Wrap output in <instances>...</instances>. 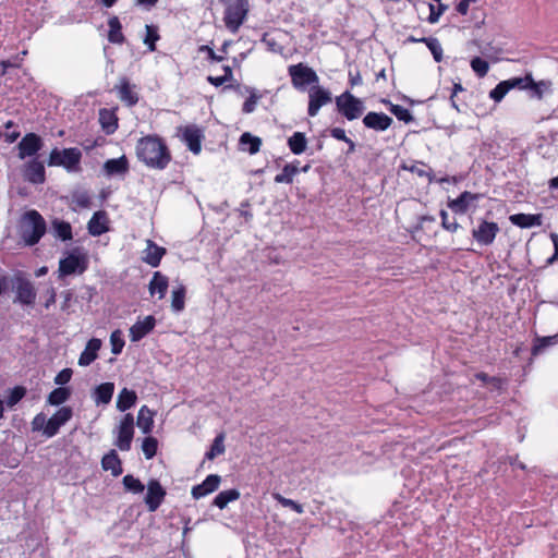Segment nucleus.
I'll list each match as a JSON object with an SVG mask.
<instances>
[{"label":"nucleus","instance_id":"dca6fc26","mask_svg":"<svg viewBox=\"0 0 558 558\" xmlns=\"http://www.w3.org/2000/svg\"><path fill=\"white\" fill-rule=\"evenodd\" d=\"M25 179L34 184H41L46 180L44 163L37 159L28 161L24 167Z\"/></svg>","mask_w":558,"mask_h":558},{"label":"nucleus","instance_id":"393cba45","mask_svg":"<svg viewBox=\"0 0 558 558\" xmlns=\"http://www.w3.org/2000/svg\"><path fill=\"white\" fill-rule=\"evenodd\" d=\"M107 231L108 218L106 213L96 211L88 222V232L94 236H99Z\"/></svg>","mask_w":558,"mask_h":558},{"label":"nucleus","instance_id":"864d4df0","mask_svg":"<svg viewBox=\"0 0 558 558\" xmlns=\"http://www.w3.org/2000/svg\"><path fill=\"white\" fill-rule=\"evenodd\" d=\"M72 203L80 208H87L90 205V196L86 191H75L72 194Z\"/></svg>","mask_w":558,"mask_h":558},{"label":"nucleus","instance_id":"c9c22d12","mask_svg":"<svg viewBox=\"0 0 558 558\" xmlns=\"http://www.w3.org/2000/svg\"><path fill=\"white\" fill-rule=\"evenodd\" d=\"M109 25V34L108 39L112 44H122L124 41V36L122 34V26L117 16H113L108 22Z\"/></svg>","mask_w":558,"mask_h":558},{"label":"nucleus","instance_id":"7c9ffc66","mask_svg":"<svg viewBox=\"0 0 558 558\" xmlns=\"http://www.w3.org/2000/svg\"><path fill=\"white\" fill-rule=\"evenodd\" d=\"M299 163L298 160L287 163L282 171L275 177L274 181L276 183L291 184L294 177L300 172Z\"/></svg>","mask_w":558,"mask_h":558},{"label":"nucleus","instance_id":"b1692460","mask_svg":"<svg viewBox=\"0 0 558 558\" xmlns=\"http://www.w3.org/2000/svg\"><path fill=\"white\" fill-rule=\"evenodd\" d=\"M168 286V277L159 271H156L149 281L148 290L150 295L154 296L155 294H158V299H162L167 293Z\"/></svg>","mask_w":558,"mask_h":558},{"label":"nucleus","instance_id":"37998d69","mask_svg":"<svg viewBox=\"0 0 558 558\" xmlns=\"http://www.w3.org/2000/svg\"><path fill=\"white\" fill-rule=\"evenodd\" d=\"M246 93L248 94L246 98V113L255 110L257 102L268 94L267 90H259L256 88L246 87Z\"/></svg>","mask_w":558,"mask_h":558},{"label":"nucleus","instance_id":"a211bd4d","mask_svg":"<svg viewBox=\"0 0 558 558\" xmlns=\"http://www.w3.org/2000/svg\"><path fill=\"white\" fill-rule=\"evenodd\" d=\"M147 246L143 251L142 259L144 263L151 267H157L160 264L162 256L166 254V248L158 246L151 240H147Z\"/></svg>","mask_w":558,"mask_h":558},{"label":"nucleus","instance_id":"4d7b16f0","mask_svg":"<svg viewBox=\"0 0 558 558\" xmlns=\"http://www.w3.org/2000/svg\"><path fill=\"white\" fill-rule=\"evenodd\" d=\"M26 390L23 387H15L10 391V395L7 399V405L9 408H13L17 402H20L25 396Z\"/></svg>","mask_w":558,"mask_h":558},{"label":"nucleus","instance_id":"6ab92c4d","mask_svg":"<svg viewBox=\"0 0 558 558\" xmlns=\"http://www.w3.org/2000/svg\"><path fill=\"white\" fill-rule=\"evenodd\" d=\"M478 194H473L469 191H464L454 199L448 202V207L456 214H465L472 202L478 199Z\"/></svg>","mask_w":558,"mask_h":558},{"label":"nucleus","instance_id":"052dcab7","mask_svg":"<svg viewBox=\"0 0 558 558\" xmlns=\"http://www.w3.org/2000/svg\"><path fill=\"white\" fill-rule=\"evenodd\" d=\"M549 83L545 81L534 82L529 84V88L533 90L534 96L538 99L543 98L544 89L549 87Z\"/></svg>","mask_w":558,"mask_h":558},{"label":"nucleus","instance_id":"0e129e2a","mask_svg":"<svg viewBox=\"0 0 558 558\" xmlns=\"http://www.w3.org/2000/svg\"><path fill=\"white\" fill-rule=\"evenodd\" d=\"M550 240L554 244V254L546 260L547 265H553L558 262V234L550 233Z\"/></svg>","mask_w":558,"mask_h":558},{"label":"nucleus","instance_id":"bf43d9fd","mask_svg":"<svg viewBox=\"0 0 558 558\" xmlns=\"http://www.w3.org/2000/svg\"><path fill=\"white\" fill-rule=\"evenodd\" d=\"M262 145V140L246 132V146L250 154H256Z\"/></svg>","mask_w":558,"mask_h":558},{"label":"nucleus","instance_id":"9d476101","mask_svg":"<svg viewBox=\"0 0 558 558\" xmlns=\"http://www.w3.org/2000/svg\"><path fill=\"white\" fill-rule=\"evenodd\" d=\"M73 416V410L70 407L60 408L49 420L44 429V435L51 438L59 433V429L64 426Z\"/></svg>","mask_w":558,"mask_h":558},{"label":"nucleus","instance_id":"0eeeda50","mask_svg":"<svg viewBox=\"0 0 558 558\" xmlns=\"http://www.w3.org/2000/svg\"><path fill=\"white\" fill-rule=\"evenodd\" d=\"M113 434L116 435L114 445L121 451H129L134 436L133 415L130 413L125 414L119 425L114 428Z\"/></svg>","mask_w":558,"mask_h":558},{"label":"nucleus","instance_id":"5fc2aeb1","mask_svg":"<svg viewBox=\"0 0 558 558\" xmlns=\"http://www.w3.org/2000/svg\"><path fill=\"white\" fill-rule=\"evenodd\" d=\"M506 82H508L510 89L515 87L520 89H526L529 88V84L533 83V77L531 74H527L524 77H512L510 80H506Z\"/></svg>","mask_w":558,"mask_h":558},{"label":"nucleus","instance_id":"f3484780","mask_svg":"<svg viewBox=\"0 0 558 558\" xmlns=\"http://www.w3.org/2000/svg\"><path fill=\"white\" fill-rule=\"evenodd\" d=\"M155 327V318L153 316H146L143 320L136 322L130 328V339L132 342H137L149 333Z\"/></svg>","mask_w":558,"mask_h":558},{"label":"nucleus","instance_id":"c85d7f7f","mask_svg":"<svg viewBox=\"0 0 558 558\" xmlns=\"http://www.w3.org/2000/svg\"><path fill=\"white\" fill-rule=\"evenodd\" d=\"M36 292L29 281H21L16 288V301L22 304L31 305L35 302Z\"/></svg>","mask_w":558,"mask_h":558},{"label":"nucleus","instance_id":"f257e3e1","mask_svg":"<svg viewBox=\"0 0 558 558\" xmlns=\"http://www.w3.org/2000/svg\"><path fill=\"white\" fill-rule=\"evenodd\" d=\"M137 158L147 167L163 170L171 161L170 151L166 143L157 135H147L136 144Z\"/></svg>","mask_w":558,"mask_h":558},{"label":"nucleus","instance_id":"20e7f679","mask_svg":"<svg viewBox=\"0 0 558 558\" xmlns=\"http://www.w3.org/2000/svg\"><path fill=\"white\" fill-rule=\"evenodd\" d=\"M288 73L292 86L299 92H305L308 86L318 85V75L312 68L304 63L289 65Z\"/></svg>","mask_w":558,"mask_h":558},{"label":"nucleus","instance_id":"774afa93","mask_svg":"<svg viewBox=\"0 0 558 558\" xmlns=\"http://www.w3.org/2000/svg\"><path fill=\"white\" fill-rule=\"evenodd\" d=\"M349 83L351 87L362 84V76L360 74V71H349Z\"/></svg>","mask_w":558,"mask_h":558},{"label":"nucleus","instance_id":"3c124183","mask_svg":"<svg viewBox=\"0 0 558 558\" xmlns=\"http://www.w3.org/2000/svg\"><path fill=\"white\" fill-rule=\"evenodd\" d=\"M158 442L154 437H146L142 444V450L146 459H151L157 453Z\"/></svg>","mask_w":558,"mask_h":558},{"label":"nucleus","instance_id":"603ef678","mask_svg":"<svg viewBox=\"0 0 558 558\" xmlns=\"http://www.w3.org/2000/svg\"><path fill=\"white\" fill-rule=\"evenodd\" d=\"M225 446H223V437L217 436L209 449V451L206 452L205 458L208 460L215 459L217 456L223 453Z\"/></svg>","mask_w":558,"mask_h":558},{"label":"nucleus","instance_id":"aec40b11","mask_svg":"<svg viewBox=\"0 0 558 558\" xmlns=\"http://www.w3.org/2000/svg\"><path fill=\"white\" fill-rule=\"evenodd\" d=\"M101 348V340L97 338L90 339L85 349L80 355L78 365L80 366H88L92 364L98 356V351Z\"/></svg>","mask_w":558,"mask_h":558},{"label":"nucleus","instance_id":"c756f323","mask_svg":"<svg viewBox=\"0 0 558 558\" xmlns=\"http://www.w3.org/2000/svg\"><path fill=\"white\" fill-rule=\"evenodd\" d=\"M558 344V332L553 336H536L533 341L531 353L533 356L542 354L547 348Z\"/></svg>","mask_w":558,"mask_h":558},{"label":"nucleus","instance_id":"4c0bfd02","mask_svg":"<svg viewBox=\"0 0 558 558\" xmlns=\"http://www.w3.org/2000/svg\"><path fill=\"white\" fill-rule=\"evenodd\" d=\"M99 121L107 134L113 133L118 126L117 118L113 112L106 109L100 110Z\"/></svg>","mask_w":558,"mask_h":558},{"label":"nucleus","instance_id":"6e6d98bb","mask_svg":"<svg viewBox=\"0 0 558 558\" xmlns=\"http://www.w3.org/2000/svg\"><path fill=\"white\" fill-rule=\"evenodd\" d=\"M438 8L436 9V7L433 4V3H428V8H429V15L427 17V21L430 23V24H435L439 21V17L441 16V14L448 9V5L446 4H442L440 2H438Z\"/></svg>","mask_w":558,"mask_h":558},{"label":"nucleus","instance_id":"f8f14e48","mask_svg":"<svg viewBox=\"0 0 558 558\" xmlns=\"http://www.w3.org/2000/svg\"><path fill=\"white\" fill-rule=\"evenodd\" d=\"M43 145L40 136L35 133L26 134L17 145L19 158L34 157L41 149Z\"/></svg>","mask_w":558,"mask_h":558},{"label":"nucleus","instance_id":"f704fd0d","mask_svg":"<svg viewBox=\"0 0 558 558\" xmlns=\"http://www.w3.org/2000/svg\"><path fill=\"white\" fill-rule=\"evenodd\" d=\"M52 231L54 236L62 241H69L72 239V227L66 221L54 219L52 221Z\"/></svg>","mask_w":558,"mask_h":558},{"label":"nucleus","instance_id":"1a4fd4ad","mask_svg":"<svg viewBox=\"0 0 558 558\" xmlns=\"http://www.w3.org/2000/svg\"><path fill=\"white\" fill-rule=\"evenodd\" d=\"M331 100V93L328 89L319 85L310 87L307 114L310 117L317 116L319 109Z\"/></svg>","mask_w":558,"mask_h":558},{"label":"nucleus","instance_id":"a18cd8bd","mask_svg":"<svg viewBox=\"0 0 558 558\" xmlns=\"http://www.w3.org/2000/svg\"><path fill=\"white\" fill-rule=\"evenodd\" d=\"M272 498L278 501L282 507H287L301 514L304 512L303 506L292 499L286 498L279 493H272Z\"/></svg>","mask_w":558,"mask_h":558},{"label":"nucleus","instance_id":"72a5a7b5","mask_svg":"<svg viewBox=\"0 0 558 558\" xmlns=\"http://www.w3.org/2000/svg\"><path fill=\"white\" fill-rule=\"evenodd\" d=\"M136 399L137 396L133 390L123 388L118 396L117 409L124 412L135 404Z\"/></svg>","mask_w":558,"mask_h":558},{"label":"nucleus","instance_id":"de8ad7c7","mask_svg":"<svg viewBox=\"0 0 558 558\" xmlns=\"http://www.w3.org/2000/svg\"><path fill=\"white\" fill-rule=\"evenodd\" d=\"M123 485L125 489L134 494L143 493L145 489V486L141 483V481L130 474L123 477Z\"/></svg>","mask_w":558,"mask_h":558},{"label":"nucleus","instance_id":"7ed1b4c3","mask_svg":"<svg viewBox=\"0 0 558 558\" xmlns=\"http://www.w3.org/2000/svg\"><path fill=\"white\" fill-rule=\"evenodd\" d=\"M82 151L76 147L53 148L49 155V167H63L68 172L81 171Z\"/></svg>","mask_w":558,"mask_h":558},{"label":"nucleus","instance_id":"f03ea898","mask_svg":"<svg viewBox=\"0 0 558 558\" xmlns=\"http://www.w3.org/2000/svg\"><path fill=\"white\" fill-rule=\"evenodd\" d=\"M46 221L35 209L27 210L20 220L19 232L21 239L28 246L37 244L46 233Z\"/></svg>","mask_w":558,"mask_h":558},{"label":"nucleus","instance_id":"bb28decb","mask_svg":"<svg viewBox=\"0 0 558 558\" xmlns=\"http://www.w3.org/2000/svg\"><path fill=\"white\" fill-rule=\"evenodd\" d=\"M136 425L143 434L151 433L154 427V412L147 405H143L140 409Z\"/></svg>","mask_w":558,"mask_h":558},{"label":"nucleus","instance_id":"e433bc0d","mask_svg":"<svg viewBox=\"0 0 558 558\" xmlns=\"http://www.w3.org/2000/svg\"><path fill=\"white\" fill-rule=\"evenodd\" d=\"M70 396H71V391L69 388L58 387V388L53 389L48 395L47 402L50 405H60V404L64 403L65 401H68Z\"/></svg>","mask_w":558,"mask_h":558},{"label":"nucleus","instance_id":"338daca9","mask_svg":"<svg viewBox=\"0 0 558 558\" xmlns=\"http://www.w3.org/2000/svg\"><path fill=\"white\" fill-rule=\"evenodd\" d=\"M330 135L333 138L338 140V141H342L344 143L349 140V137L345 134V131L341 128H332L330 130Z\"/></svg>","mask_w":558,"mask_h":558},{"label":"nucleus","instance_id":"09e8293b","mask_svg":"<svg viewBox=\"0 0 558 558\" xmlns=\"http://www.w3.org/2000/svg\"><path fill=\"white\" fill-rule=\"evenodd\" d=\"M110 344H111V352L114 355H118L122 352V349L124 347V340L123 335L121 330H114L110 335Z\"/></svg>","mask_w":558,"mask_h":558},{"label":"nucleus","instance_id":"6e6552de","mask_svg":"<svg viewBox=\"0 0 558 558\" xmlns=\"http://www.w3.org/2000/svg\"><path fill=\"white\" fill-rule=\"evenodd\" d=\"M226 5L225 23L231 32L238 31L244 20V0H222Z\"/></svg>","mask_w":558,"mask_h":558},{"label":"nucleus","instance_id":"c03bdc74","mask_svg":"<svg viewBox=\"0 0 558 558\" xmlns=\"http://www.w3.org/2000/svg\"><path fill=\"white\" fill-rule=\"evenodd\" d=\"M146 34L143 39L144 44L148 47L150 52L156 50V41L159 39L157 28L153 25H146Z\"/></svg>","mask_w":558,"mask_h":558},{"label":"nucleus","instance_id":"2eb2a0df","mask_svg":"<svg viewBox=\"0 0 558 558\" xmlns=\"http://www.w3.org/2000/svg\"><path fill=\"white\" fill-rule=\"evenodd\" d=\"M166 492L158 481H150L147 486L145 502L149 511H156L165 498Z\"/></svg>","mask_w":558,"mask_h":558},{"label":"nucleus","instance_id":"4be33fe9","mask_svg":"<svg viewBox=\"0 0 558 558\" xmlns=\"http://www.w3.org/2000/svg\"><path fill=\"white\" fill-rule=\"evenodd\" d=\"M219 483L220 476L210 474L204 480L202 484L193 487L192 495L195 499L205 497L206 495L215 492L218 488Z\"/></svg>","mask_w":558,"mask_h":558},{"label":"nucleus","instance_id":"680f3d73","mask_svg":"<svg viewBox=\"0 0 558 558\" xmlns=\"http://www.w3.org/2000/svg\"><path fill=\"white\" fill-rule=\"evenodd\" d=\"M47 424V418L44 413H38L32 421V429L34 432L41 430L44 433L45 426Z\"/></svg>","mask_w":558,"mask_h":558},{"label":"nucleus","instance_id":"5701e85b","mask_svg":"<svg viewBox=\"0 0 558 558\" xmlns=\"http://www.w3.org/2000/svg\"><path fill=\"white\" fill-rule=\"evenodd\" d=\"M202 137L203 134L196 126H186L183 131V141L189 149L194 154H198L201 151Z\"/></svg>","mask_w":558,"mask_h":558},{"label":"nucleus","instance_id":"4468645a","mask_svg":"<svg viewBox=\"0 0 558 558\" xmlns=\"http://www.w3.org/2000/svg\"><path fill=\"white\" fill-rule=\"evenodd\" d=\"M129 172V161L125 156L108 159L102 166V173L107 178H123Z\"/></svg>","mask_w":558,"mask_h":558},{"label":"nucleus","instance_id":"9b49d317","mask_svg":"<svg viewBox=\"0 0 558 558\" xmlns=\"http://www.w3.org/2000/svg\"><path fill=\"white\" fill-rule=\"evenodd\" d=\"M499 230L498 223L481 220L477 228L473 229L472 235L478 244L488 246L493 244Z\"/></svg>","mask_w":558,"mask_h":558},{"label":"nucleus","instance_id":"2f4dec72","mask_svg":"<svg viewBox=\"0 0 558 558\" xmlns=\"http://www.w3.org/2000/svg\"><path fill=\"white\" fill-rule=\"evenodd\" d=\"M288 147L294 155H301L306 150L307 147V138L302 132H294L288 138Z\"/></svg>","mask_w":558,"mask_h":558},{"label":"nucleus","instance_id":"79ce46f5","mask_svg":"<svg viewBox=\"0 0 558 558\" xmlns=\"http://www.w3.org/2000/svg\"><path fill=\"white\" fill-rule=\"evenodd\" d=\"M420 41L424 43L432 52L436 62L442 61V47L435 37H422Z\"/></svg>","mask_w":558,"mask_h":558},{"label":"nucleus","instance_id":"8fccbe9b","mask_svg":"<svg viewBox=\"0 0 558 558\" xmlns=\"http://www.w3.org/2000/svg\"><path fill=\"white\" fill-rule=\"evenodd\" d=\"M510 90V86L508 85V82L501 81L496 85L495 88H493L489 93V97L496 101L499 102L504 99V97L507 95V93Z\"/></svg>","mask_w":558,"mask_h":558},{"label":"nucleus","instance_id":"cd10ccee","mask_svg":"<svg viewBox=\"0 0 558 558\" xmlns=\"http://www.w3.org/2000/svg\"><path fill=\"white\" fill-rule=\"evenodd\" d=\"M101 466L105 471H110L112 476H119L122 473L121 460L113 449L104 456Z\"/></svg>","mask_w":558,"mask_h":558},{"label":"nucleus","instance_id":"69168bd1","mask_svg":"<svg viewBox=\"0 0 558 558\" xmlns=\"http://www.w3.org/2000/svg\"><path fill=\"white\" fill-rule=\"evenodd\" d=\"M425 168H427V165L424 162H416L410 167H404V169L409 170L412 173H415L416 175L423 178L425 173Z\"/></svg>","mask_w":558,"mask_h":558},{"label":"nucleus","instance_id":"e2e57ef3","mask_svg":"<svg viewBox=\"0 0 558 558\" xmlns=\"http://www.w3.org/2000/svg\"><path fill=\"white\" fill-rule=\"evenodd\" d=\"M72 377V371L70 368H64L61 372L58 373V375L54 377V383L57 385H65L71 380Z\"/></svg>","mask_w":558,"mask_h":558},{"label":"nucleus","instance_id":"412c9836","mask_svg":"<svg viewBox=\"0 0 558 558\" xmlns=\"http://www.w3.org/2000/svg\"><path fill=\"white\" fill-rule=\"evenodd\" d=\"M510 222L522 229L539 227L542 225L541 214H514L509 217Z\"/></svg>","mask_w":558,"mask_h":558},{"label":"nucleus","instance_id":"13d9d810","mask_svg":"<svg viewBox=\"0 0 558 558\" xmlns=\"http://www.w3.org/2000/svg\"><path fill=\"white\" fill-rule=\"evenodd\" d=\"M439 215H440V218H441V226H442V228L445 230L451 232V233L457 232V230L460 228V226L457 222V220L453 219L452 221H450L448 219V213L445 209H441Z\"/></svg>","mask_w":558,"mask_h":558},{"label":"nucleus","instance_id":"39448f33","mask_svg":"<svg viewBox=\"0 0 558 558\" xmlns=\"http://www.w3.org/2000/svg\"><path fill=\"white\" fill-rule=\"evenodd\" d=\"M88 267V257L81 248L72 250L66 257L59 262V277L83 274Z\"/></svg>","mask_w":558,"mask_h":558},{"label":"nucleus","instance_id":"a878e982","mask_svg":"<svg viewBox=\"0 0 558 558\" xmlns=\"http://www.w3.org/2000/svg\"><path fill=\"white\" fill-rule=\"evenodd\" d=\"M116 89L118 90L119 98L128 106H134L138 101L137 93L125 77L120 80V85L116 86Z\"/></svg>","mask_w":558,"mask_h":558},{"label":"nucleus","instance_id":"423d86ee","mask_svg":"<svg viewBox=\"0 0 558 558\" xmlns=\"http://www.w3.org/2000/svg\"><path fill=\"white\" fill-rule=\"evenodd\" d=\"M335 102L338 112L349 121L359 119L365 109L363 101L349 90L337 96Z\"/></svg>","mask_w":558,"mask_h":558},{"label":"nucleus","instance_id":"ea45409f","mask_svg":"<svg viewBox=\"0 0 558 558\" xmlns=\"http://www.w3.org/2000/svg\"><path fill=\"white\" fill-rule=\"evenodd\" d=\"M383 102L389 106V111L395 114L398 120L403 121L404 123H410L414 120L413 116L407 108L400 105H395L387 99H383Z\"/></svg>","mask_w":558,"mask_h":558},{"label":"nucleus","instance_id":"a19ab883","mask_svg":"<svg viewBox=\"0 0 558 558\" xmlns=\"http://www.w3.org/2000/svg\"><path fill=\"white\" fill-rule=\"evenodd\" d=\"M239 497L240 493L236 489L223 490L215 497L214 505L219 509H223L230 501H233Z\"/></svg>","mask_w":558,"mask_h":558},{"label":"nucleus","instance_id":"58836bf2","mask_svg":"<svg viewBox=\"0 0 558 558\" xmlns=\"http://www.w3.org/2000/svg\"><path fill=\"white\" fill-rule=\"evenodd\" d=\"M185 305V287L179 284L172 290L171 295V307L174 312L179 313L184 308Z\"/></svg>","mask_w":558,"mask_h":558},{"label":"nucleus","instance_id":"473e14b6","mask_svg":"<svg viewBox=\"0 0 558 558\" xmlns=\"http://www.w3.org/2000/svg\"><path fill=\"white\" fill-rule=\"evenodd\" d=\"M114 385L112 383H104L95 389V402L97 404H108L113 396Z\"/></svg>","mask_w":558,"mask_h":558},{"label":"nucleus","instance_id":"ddd939ff","mask_svg":"<svg viewBox=\"0 0 558 558\" xmlns=\"http://www.w3.org/2000/svg\"><path fill=\"white\" fill-rule=\"evenodd\" d=\"M392 122V118L384 112L369 111L363 118L364 126L376 132L388 130Z\"/></svg>","mask_w":558,"mask_h":558},{"label":"nucleus","instance_id":"49530a36","mask_svg":"<svg viewBox=\"0 0 558 558\" xmlns=\"http://www.w3.org/2000/svg\"><path fill=\"white\" fill-rule=\"evenodd\" d=\"M471 69L478 77H484L489 71V64L486 60L475 57L470 62Z\"/></svg>","mask_w":558,"mask_h":558}]
</instances>
